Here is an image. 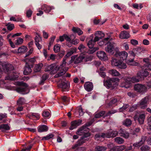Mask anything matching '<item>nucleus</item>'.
<instances>
[{
	"instance_id": "1",
	"label": "nucleus",
	"mask_w": 151,
	"mask_h": 151,
	"mask_svg": "<svg viewBox=\"0 0 151 151\" xmlns=\"http://www.w3.org/2000/svg\"><path fill=\"white\" fill-rule=\"evenodd\" d=\"M93 35H92L89 38H87L86 39V41L88 40L87 45L90 48L88 51V52L90 54H92L99 49V47H94L95 43L93 41Z\"/></svg>"
},
{
	"instance_id": "2",
	"label": "nucleus",
	"mask_w": 151,
	"mask_h": 151,
	"mask_svg": "<svg viewBox=\"0 0 151 151\" xmlns=\"http://www.w3.org/2000/svg\"><path fill=\"white\" fill-rule=\"evenodd\" d=\"M111 64L113 66L117 67L118 68L121 69H125L127 67L125 63H124L120 60L112 58L111 60Z\"/></svg>"
},
{
	"instance_id": "3",
	"label": "nucleus",
	"mask_w": 151,
	"mask_h": 151,
	"mask_svg": "<svg viewBox=\"0 0 151 151\" xmlns=\"http://www.w3.org/2000/svg\"><path fill=\"white\" fill-rule=\"evenodd\" d=\"M119 80L117 78H110L106 81H104V85L108 88H112L116 84V81H119Z\"/></svg>"
},
{
	"instance_id": "4",
	"label": "nucleus",
	"mask_w": 151,
	"mask_h": 151,
	"mask_svg": "<svg viewBox=\"0 0 151 151\" xmlns=\"http://www.w3.org/2000/svg\"><path fill=\"white\" fill-rule=\"evenodd\" d=\"M134 88L135 91L142 94L146 92L148 89L145 85L139 83L135 85Z\"/></svg>"
},
{
	"instance_id": "5",
	"label": "nucleus",
	"mask_w": 151,
	"mask_h": 151,
	"mask_svg": "<svg viewBox=\"0 0 151 151\" xmlns=\"http://www.w3.org/2000/svg\"><path fill=\"white\" fill-rule=\"evenodd\" d=\"M130 56L131 57V59L127 60L126 62L129 65L132 66H138L139 65V63L134 61V57L136 54L134 52L133 50L132 51H130L129 53Z\"/></svg>"
},
{
	"instance_id": "6",
	"label": "nucleus",
	"mask_w": 151,
	"mask_h": 151,
	"mask_svg": "<svg viewBox=\"0 0 151 151\" xmlns=\"http://www.w3.org/2000/svg\"><path fill=\"white\" fill-rule=\"evenodd\" d=\"M20 85L21 86L16 89V91L24 94L27 93V92L26 91L28 90L27 84L25 83L22 82L21 83Z\"/></svg>"
},
{
	"instance_id": "7",
	"label": "nucleus",
	"mask_w": 151,
	"mask_h": 151,
	"mask_svg": "<svg viewBox=\"0 0 151 151\" xmlns=\"http://www.w3.org/2000/svg\"><path fill=\"white\" fill-rule=\"evenodd\" d=\"M107 44V47L105 48L106 51L111 54H113L114 52L116 44L114 42H109Z\"/></svg>"
},
{
	"instance_id": "8",
	"label": "nucleus",
	"mask_w": 151,
	"mask_h": 151,
	"mask_svg": "<svg viewBox=\"0 0 151 151\" xmlns=\"http://www.w3.org/2000/svg\"><path fill=\"white\" fill-rule=\"evenodd\" d=\"M150 99L149 96H147L142 99L138 104V106L142 109H144L147 107V104Z\"/></svg>"
},
{
	"instance_id": "9",
	"label": "nucleus",
	"mask_w": 151,
	"mask_h": 151,
	"mask_svg": "<svg viewBox=\"0 0 151 151\" xmlns=\"http://www.w3.org/2000/svg\"><path fill=\"white\" fill-rule=\"evenodd\" d=\"M59 68L55 64H52L47 67V71H51L52 73L55 74L59 70Z\"/></svg>"
},
{
	"instance_id": "10",
	"label": "nucleus",
	"mask_w": 151,
	"mask_h": 151,
	"mask_svg": "<svg viewBox=\"0 0 151 151\" xmlns=\"http://www.w3.org/2000/svg\"><path fill=\"white\" fill-rule=\"evenodd\" d=\"M60 87L61 88L62 90L63 91H69L70 85L69 83H68L67 81L62 82L59 85Z\"/></svg>"
},
{
	"instance_id": "11",
	"label": "nucleus",
	"mask_w": 151,
	"mask_h": 151,
	"mask_svg": "<svg viewBox=\"0 0 151 151\" xmlns=\"http://www.w3.org/2000/svg\"><path fill=\"white\" fill-rule=\"evenodd\" d=\"M89 129L86 127L83 126L78 129L76 132V134L79 135H84L86 133H88V132Z\"/></svg>"
},
{
	"instance_id": "12",
	"label": "nucleus",
	"mask_w": 151,
	"mask_h": 151,
	"mask_svg": "<svg viewBox=\"0 0 151 151\" xmlns=\"http://www.w3.org/2000/svg\"><path fill=\"white\" fill-rule=\"evenodd\" d=\"M119 132L120 136L125 139H128L129 137V133L124 129H121L119 130Z\"/></svg>"
},
{
	"instance_id": "13",
	"label": "nucleus",
	"mask_w": 151,
	"mask_h": 151,
	"mask_svg": "<svg viewBox=\"0 0 151 151\" xmlns=\"http://www.w3.org/2000/svg\"><path fill=\"white\" fill-rule=\"evenodd\" d=\"M3 68L6 73L9 74L14 69V67L11 64H8L5 65Z\"/></svg>"
},
{
	"instance_id": "14",
	"label": "nucleus",
	"mask_w": 151,
	"mask_h": 151,
	"mask_svg": "<svg viewBox=\"0 0 151 151\" xmlns=\"http://www.w3.org/2000/svg\"><path fill=\"white\" fill-rule=\"evenodd\" d=\"M115 55L116 57H119L121 60H126L128 56L127 53L125 51L119 52L118 54Z\"/></svg>"
},
{
	"instance_id": "15",
	"label": "nucleus",
	"mask_w": 151,
	"mask_h": 151,
	"mask_svg": "<svg viewBox=\"0 0 151 151\" xmlns=\"http://www.w3.org/2000/svg\"><path fill=\"white\" fill-rule=\"evenodd\" d=\"M82 120L79 119L78 120H75L71 122V126L69 129L72 130L76 128L78 126H79L81 124Z\"/></svg>"
},
{
	"instance_id": "16",
	"label": "nucleus",
	"mask_w": 151,
	"mask_h": 151,
	"mask_svg": "<svg viewBox=\"0 0 151 151\" xmlns=\"http://www.w3.org/2000/svg\"><path fill=\"white\" fill-rule=\"evenodd\" d=\"M97 56L100 59L104 60H107V57L105 52L102 51H100L97 52Z\"/></svg>"
},
{
	"instance_id": "17",
	"label": "nucleus",
	"mask_w": 151,
	"mask_h": 151,
	"mask_svg": "<svg viewBox=\"0 0 151 151\" xmlns=\"http://www.w3.org/2000/svg\"><path fill=\"white\" fill-rule=\"evenodd\" d=\"M119 134V132L116 130L110 131L106 133V137L110 138L114 137H116Z\"/></svg>"
},
{
	"instance_id": "18",
	"label": "nucleus",
	"mask_w": 151,
	"mask_h": 151,
	"mask_svg": "<svg viewBox=\"0 0 151 151\" xmlns=\"http://www.w3.org/2000/svg\"><path fill=\"white\" fill-rule=\"evenodd\" d=\"M84 58V57L82 56H79L78 57L74 56L71 57V60L74 59V63L75 64H78L81 63Z\"/></svg>"
},
{
	"instance_id": "19",
	"label": "nucleus",
	"mask_w": 151,
	"mask_h": 151,
	"mask_svg": "<svg viewBox=\"0 0 151 151\" xmlns=\"http://www.w3.org/2000/svg\"><path fill=\"white\" fill-rule=\"evenodd\" d=\"M84 87L86 90L88 92H90L92 90L93 86L91 82H88L85 83L84 85Z\"/></svg>"
},
{
	"instance_id": "20",
	"label": "nucleus",
	"mask_w": 151,
	"mask_h": 151,
	"mask_svg": "<svg viewBox=\"0 0 151 151\" xmlns=\"http://www.w3.org/2000/svg\"><path fill=\"white\" fill-rule=\"evenodd\" d=\"M10 129V127L8 124H2L0 125V130L1 132H5L9 130Z\"/></svg>"
},
{
	"instance_id": "21",
	"label": "nucleus",
	"mask_w": 151,
	"mask_h": 151,
	"mask_svg": "<svg viewBox=\"0 0 151 151\" xmlns=\"http://www.w3.org/2000/svg\"><path fill=\"white\" fill-rule=\"evenodd\" d=\"M27 117L30 119H38L40 118V115L37 113H31L27 115Z\"/></svg>"
},
{
	"instance_id": "22",
	"label": "nucleus",
	"mask_w": 151,
	"mask_h": 151,
	"mask_svg": "<svg viewBox=\"0 0 151 151\" xmlns=\"http://www.w3.org/2000/svg\"><path fill=\"white\" fill-rule=\"evenodd\" d=\"M30 65L26 63L24 67V75H28L32 72V70Z\"/></svg>"
},
{
	"instance_id": "23",
	"label": "nucleus",
	"mask_w": 151,
	"mask_h": 151,
	"mask_svg": "<svg viewBox=\"0 0 151 151\" xmlns=\"http://www.w3.org/2000/svg\"><path fill=\"white\" fill-rule=\"evenodd\" d=\"M68 59V58L67 57L65 56L64 57L62 64L60 65V67L58 66V67L59 68V69H61L63 70H64L65 68H68V67H65Z\"/></svg>"
},
{
	"instance_id": "24",
	"label": "nucleus",
	"mask_w": 151,
	"mask_h": 151,
	"mask_svg": "<svg viewBox=\"0 0 151 151\" xmlns=\"http://www.w3.org/2000/svg\"><path fill=\"white\" fill-rule=\"evenodd\" d=\"M130 37V35L129 33L125 31L122 32L120 34L119 37L121 39H128Z\"/></svg>"
},
{
	"instance_id": "25",
	"label": "nucleus",
	"mask_w": 151,
	"mask_h": 151,
	"mask_svg": "<svg viewBox=\"0 0 151 151\" xmlns=\"http://www.w3.org/2000/svg\"><path fill=\"white\" fill-rule=\"evenodd\" d=\"M48 129V127L45 125L39 126L38 128V131L39 132L47 131Z\"/></svg>"
},
{
	"instance_id": "26",
	"label": "nucleus",
	"mask_w": 151,
	"mask_h": 151,
	"mask_svg": "<svg viewBox=\"0 0 151 151\" xmlns=\"http://www.w3.org/2000/svg\"><path fill=\"white\" fill-rule=\"evenodd\" d=\"M49 75L47 74H44L41 78L40 81L39 83L40 85H43L45 81L48 78Z\"/></svg>"
},
{
	"instance_id": "27",
	"label": "nucleus",
	"mask_w": 151,
	"mask_h": 151,
	"mask_svg": "<svg viewBox=\"0 0 151 151\" xmlns=\"http://www.w3.org/2000/svg\"><path fill=\"white\" fill-rule=\"evenodd\" d=\"M145 116V115L144 114H141L139 116L138 120L140 124H143Z\"/></svg>"
},
{
	"instance_id": "28",
	"label": "nucleus",
	"mask_w": 151,
	"mask_h": 151,
	"mask_svg": "<svg viewBox=\"0 0 151 151\" xmlns=\"http://www.w3.org/2000/svg\"><path fill=\"white\" fill-rule=\"evenodd\" d=\"M68 68H65L64 70H60V71L58 72L57 74H56L55 76L54 77L55 78H57L62 76L65 73L66 71L68 70Z\"/></svg>"
},
{
	"instance_id": "29",
	"label": "nucleus",
	"mask_w": 151,
	"mask_h": 151,
	"mask_svg": "<svg viewBox=\"0 0 151 151\" xmlns=\"http://www.w3.org/2000/svg\"><path fill=\"white\" fill-rule=\"evenodd\" d=\"M132 124V120L129 118L126 119L123 122V125L127 127H129Z\"/></svg>"
},
{
	"instance_id": "30",
	"label": "nucleus",
	"mask_w": 151,
	"mask_h": 151,
	"mask_svg": "<svg viewBox=\"0 0 151 151\" xmlns=\"http://www.w3.org/2000/svg\"><path fill=\"white\" fill-rule=\"evenodd\" d=\"M43 66V64L41 63L36 64L34 68V71L35 72H37L40 71Z\"/></svg>"
},
{
	"instance_id": "31",
	"label": "nucleus",
	"mask_w": 151,
	"mask_h": 151,
	"mask_svg": "<svg viewBox=\"0 0 151 151\" xmlns=\"http://www.w3.org/2000/svg\"><path fill=\"white\" fill-rule=\"evenodd\" d=\"M127 81H130L133 83L138 82L140 81V79L137 76L133 77L131 79L128 78L127 79Z\"/></svg>"
},
{
	"instance_id": "32",
	"label": "nucleus",
	"mask_w": 151,
	"mask_h": 151,
	"mask_svg": "<svg viewBox=\"0 0 151 151\" xmlns=\"http://www.w3.org/2000/svg\"><path fill=\"white\" fill-rule=\"evenodd\" d=\"M109 73L112 76H118L120 75L119 72L115 69H112L109 70Z\"/></svg>"
},
{
	"instance_id": "33",
	"label": "nucleus",
	"mask_w": 151,
	"mask_h": 151,
	"mask_svg": "<svg viewBox=\"0 0 151 151\" xmlns=\"http://www.w3.org/2000/svg\"><path fill=\"white\" fill-rule=\"evenodd\" d=\"M72 31L75 33H77L78 35H80L83 33V32L78 28L73 27L72 29Z\"/></svg>"
},
{
	"instance_id": "34",
	"label": "nucleus",
	"mask_w": 151,
	"mask_h": 151,
	"mask_svg": "<svg viewBox=\"0 0 151 151\" xmlns=\"http://www.w3.org/2000/svg\"><path fill=\"white\" fill-rule=\"evenodd\" d=\"M115 142L119 144H123L124 142V140L120 137H117L114 139Z\"/></svg>"
},
{
	"instance_id": "35",
	"label": "nucleus",
	"mask_w": 151,
	"mask_h": 151,
	"mask_svg": "<svg viewBox=\"0 0 151 151\" xmlns=\"http://www.w3.org/2000/svg\"><path fill=\"white\" fill-rule=\"evenodd\" d=\"M107 149L106 147L97 146L95 148L96 151H105Z\"/></svg>"
},
{
	"instance_id": "36",
	"label": "nucleus",
	"mask_w": 151,
	"mask_h": 151,
	"mask_svg": "<svg viewBox=\"0 0 151 151\" xmlns=\"http://www.w3.org/2000/svg\"><path fill=\"white\" fill-rule=\"evenodd\" d=\"M27 50V48L24 46H22L19 47L18 50V51L19 53H24Z\"/></svg>"
},
{
	"instance_id": "37",
	"label": "nucleus",
	"mask_w": 151,
	"mask_h": 151,
	"mask_svg": "<svg viewBox=\"0 0 151 151\" xmlns=\"http://www.w3.org/2000/svg\"><path fill=\"white\" fill-rule=\"evenodd\" d=\"M43 8L45 12L46 13H48L51 10L54 9V8L53 6L50 7L47 5H45Z\"/></svg>"
},
{
	"instance_id": "38",
	"label": "nucleus",
	"mask_w": 151,
	"mask_h": 151,
	"mask_svg": "<svg viewBox=\"0 0 151 151\" xmlns=\"http://www.w3.org/2000/svg\"><path fill=\"white\" fill-rule=\"evenodd\" d=\"M95 35H96L100 39L104 36V34L102 32L100 31H97L95 34Z\"/></svg>"
},
{
	"instance_id": "39",
	"label": "nucleus",
	"mask_w": 151,
	"mask_h": 151,
	"mask_svg": "<svg viewBox=\"0 0 151 151\" xmlns=\"http://www.w3.org/2000/svg\"><path fill=\"white\" fill-rule=\"evenodd\" d=\"M17 104L18 106H21L24 104L25 102V99L24 98H19L17 101Z\"/></svg>"
},
{
	"instance_id": "40",
	"label": "nucleus",
	"mask_w": 151,
	"mask_h": 151,
	"mask_svg": "<svg viewBox=\"0 0 151 151\" xmlns=\"http://www.w3.org/2000/svg\"><path fill=\"white\" fill-rule=\"evenodd\" d=\"M61 100L62 102H63V104L66 105V103L69 101V99L68 97L66 96H62L61 97Z\"/></svg>"
},
{
	"instance_id": "41",
	"label": "nucleus",
	"mask_w": 151,
	"mask_h": 151,
	"mask_svg": "<svg viewBox=\"0 0 151 151\" xmlns=\"http://www.w3.org/2000/svg\"><path fill=\"white\" fill-rule=\"evenodd\" d=\"M76 48H71L70 51L68 52L65 56L68 58V57L71 55L74 52H76Z\"/></svg>"
},
{
	"instance_id": "42",
	"label": "nucleus",
	"mask_w": 151,
	"mask_h": 151,
	"mask_svg": "<svg viewBox=\"0 0 151 151\" xmlns=\"http://www.w3.org/2000/svg\"><path fill=\"white\" fill-rule=\"evenodd\" d=\"M91 135V134L90 133H86L84 134L81 137L84 141H85L86 140L88 141L89 139V138L88 137H89Z\"/></svg>"
},
{
	"instance_id": "43",
	"label": "nucleus",
	"mask_w": 151,
	"mask_h": 151,
	"mask_svg": "<svg viewBox=\"0 0 151 151\" xmlns=\"http://www.w3.org/2000/svg\"><path fill=\"white\" fill-rule=\"evenodd\" d=\"M54 134H48V135H47L46 136L43 137L42 138V140H48L51 138H52L53 137H54Z\"/></svg>"
},
{
	"instance_id": "44",
	"label": "nucleus",
	"mask_w": 151,
	"mask_h": 151,
	"mask_svg": "<svg viewBox=\"0 0 151 151\" xmlns=\"http://www.w3.org/2000/svg\"><path fill=\"white\" fill-rule=\"evenodd\" d=\"M106 134L104 133H99L96 134L95 135V137L97 138L102 137L104 138L106 137Z\"/></svg>"
},
{
	"instance_id": "45",
	"label": "nucleus",
	"mask_w": 151,
	"mask_h": 151,
	"mask_svg": "<svg viewBox=\"0 0 151 151\" xmlns=\"http://www.w3.org/2000/svg\"><path fill=\"white\" fill-rule=\"evenodd\" d=\"M105 112L104 111H102L100 112L99 113L96 114L95 116V117L96 118H99L100 117L103 116L104 114L105 115L106 114Z\"/></svg>"
},
{
	"instance_id": "46",
	"label": "nucleus",
	"mask_w": 151,
	"mask_h": 151,
	"mask_svg": "<svg viewBox=\"0 0 151 151\" xmlns=\"http://www.w3.org/2000/svg\"><path fill=\"white\" fill-rule=\"evenodd\" d=\"M60 46L59 44H56L54 47L53 50L55 52H58L60 50Z\"/></svg>"
},
{
	"instance_id": "47",
	"label": "nucleus",
	"mask_w": 151,
	"mask_h": 151,
	"mask_svg": "<svg viewBox=\"0 0 151 151\" xmlns=\"http://www.w3.org/2000/svg\"><path fill=\"white\" fill-rule=\"evenodd\" d=\"M36 60L34 58H30L28 62V64L30 65L31 67H33V64L35 62Z\"/></svg>"
},
{
	"instance_id": "48",
	"label": "nucleus",
	"mask_w": 151,
	"mask_h": 151,
	"mask_svg": "<svg viewBox=\"0 0 151 151\" xmlns=\"http://www.w3.org/2000/svg\"><path fill=\"white\" fill-rule=\"evenodd\" d=\"M106 21V20H105L103 21H101L100 19H94L93 20V22L94 24H102Z\"/></svg>"
},
{
	"instance_id": "49",
	"label": "nucleus",
	"mask_w": 151,
	"mask_h": 151,
	"mask_svg": "<svg viewBox=\"0 0 151 151\" xmlns=\"http://www.w3.org/2000/svg\"><path fill=\"white\" fill-rule=\"evenodd\" d=\"M7 26V28L9 30L11 31L14 28V25L13 24H11L10 23H8L6 25Z\"/></svg>"
},
{
	"instance_id": "50",
	"label": "nucleus",
	"mask_w": 151,
	"mask_h": 151,
	"mask_svg": "<svg viewBox=\"0 0 151 151\" xmlns=\"http://www.w3.org/2000/svg\"><path fill=\"white\" fill-rule=\"evenodd\" d=\"M136 55L140 53L142 51V50L140 47H137L133 49Z\"/></svg>"
},
{
	"instance_id": "51",
	"label": "nucleus",
	"mask_w": 151,
	"mask_h": 151,
	"mask_svg": "<svg viewBox=\"0 0 151 151\" xmlns=\"http://www.w3.org/2000/svg\"><path fill=\"white\" fill-rule=\"evenodd\" d=\"M117 101L116 99H112L109 103V106H115L116 105V103L117 102Z\"/></svg>"
},
{
	"instance_id": "52",
	"label": "nucleus",
	"mask_w": 151,
	"mask_h": 151,
	"mask_svg": "<svg viewBox=\"0 0 151 151\" xmlns=\"http://www.w3.org/2000/svg\"><path fill=\"white\" fill-rule=\"evenodd\" d=\"M150 148L147 145L142 146L140 148L142 151H146L150 150Z\"/></svg>"
},
{
	"instance_id": "53",
	"label": "nucleus",
	"mask_w": 151,
	"mask_h": 151,
	"mask_svg": "<svg viewBox=\"0 0 151 151\" xmlns=\"http://www.w3.org/2000/svg\"><path fill=\"white\" fill-rule=\"evenodd\" d=\"M137 76L140 79V81L143 80L144 78L141 71L138 72L137 74Z\"/></svg>"
},
{
	"instance_id": "54",
	"label": "nucleus",
	"mask_w": 151,
	"mask_h": 151,
	"mask_svg": "<svg viewBox=\"0 0 151 151\" xmlns=\"http://www.w3.org/2000/svg\"><path fill=\"white\" fill-rule=\"evenodd\" d=\"M23 42V39L20 37H19L16 40L15 42L16 45H19L22 44Z\"/></svg>"
},
{
	"instance_id": "55",
	"label": "nucleus",
	"mask_w": 151,
	"mask_h": 151,
	"mask_svg": "<svg viewBox=\"0 0 151 151\" xmlns=\"http://www.w3.org/2000/svg\"><path fill=\"white\" fill-rule=\"evenodd\" d=\"M117 112V111L115 110H113L109 111L104 116V117L110 116L111 114H114Z\"/></svg>"
},
{
	"instance_id": "56",
	"label": "nucleus",
	"mask_w": 151,
	"mask_h": 151,
	"mask_svg": "<svg viewBox=\"0 0 151 151\" xmlns=\"http://www.w3.org/2000/svg\"><path fill=\"white\" fill-rule=\"evenodd\" d=\"M86 47L82 44H81L78 47V49L81 52H83L85 50Z\"/></svg>"
},
{
	"instance_id": "57",
	"label": "nucleus",
	"mask_w": 151,
	"mask_h": 151,
	"mask_svg": "<svg viewBox=\"0 0 151 151\" xmlns=\"http://www.w3.org/2000/svg\"><path fill=\"white\" fill-rule=\"evenodd\" d=\"M138 106V104H135L133 105L129 109V111L130 112H132L134 111L137 108V107Z\"/></svg>"
},
{
	"instance_id": "58",
	"label": "nucleus",
	"mask_w": 151,
	"mask_h": 151,
	"mask_svg": "<svg viewBox=\"0 0 151 151\" xmlns=\"http://www.w3.org/2000/svg\"><path fill=\"white\" fill-rule=\"evenodd\" d=\"M142 145H143V144L140 141H139V142L134 143L133 145L134 147L139 148Z\"/></svg>"
},
{
	"instance_id": "59",
	"label": "nucleus",
	"mask_w": 151,
	"mask_h": 151,
	"mask_svg": "<svg viewBox=\"0 0 151 151\" xmlns=\"http://www.w3.org/2000/svg\"><path fill=\"white\" fill-rule=\"evenodd\" d=\"M50 115V113L48 111H44L42 114V116L45 117H49Z\"/></svg>"
},
{
	"instance_id": "60",
	"label": "nucleus",
	"mask_w": 151,
	"mask_h": 151,
	"mask_svg": "<svg viewBox=\"0 0 151 151\" xmlns=\"http://www.w3.org/2000/svg\"><path fill=\"white\" fill-rule=\"evenodd\" d=\"M32 13V11L29 9L26 12V16L28 18L31 17Z\"/></svg>"
},
{
	"instance_id": "61",
	"label": "nucleus",
	"mask_w": 151,
	"mask_h": 151,
	"mask_svg": "<svg viewBox=\"0 0 151 151\" xmlns=\"http://www.w3.org/2000/svg\"><path fill=\"white\" fill-rule=\"evenodd\" d=\"M118 151H122L123 150L126 149V146L125 145H121L120 147L117 146Z\"/></svg>"
},
{
	"instance_id": "62",
	"label": "nucleus",
	"mask_w": 151,
	"mask_h": 151,
	"mask_svg": "<svg viewBox=\"0 0 151 151\" xmlns=\"http://www.w3.org/2000/svg\"><path fill=\"white\" fill-rule=\"evenodd\" d=\"M141 72L144 78L147 77L149 75V72L146 70H145L143 71H142Z\"/></svg>"
},
{
	"instance_id": "63",
	"label": "nucleus",
	"mask_w": 151,
	"mask_h": 151,
	"mask_svg": "<svg viewBox=\"0 0 151 151\" xmlns=\"http://www.w3.org/2000/svg\"><path fill=\"white\" fill-rule=\"evenodd\" d=\"M78 112L79 115L80 116H82L83 115L84 112L83 111V109L81 107H80L79 108Z\"/></svg>"
},
{
	"instance_id": "64",
	"label": "nucleus",
	"mask_w": 151,
	"mask_h": 151,
	"mask_svg": "<svg viewBox=\"0 0 151 151\" xmlns=\"http://www.w3.org/2000/svg\"><path fill=\"white\" fill-rule=\"evenodd\" d=\"M82 138H83L81 137L80 140L78 141L77 142L79 146L82 145L85 142V141H84Z\"/></svg>"
}]
</instances>
